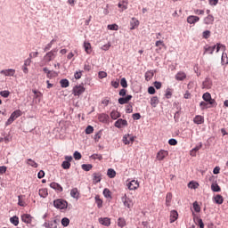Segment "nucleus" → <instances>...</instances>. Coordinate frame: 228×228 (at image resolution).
<instances>
[{"mask_svg":"<svg viewBox=\"0 0 228 228\" xmlns=\"http://www.w3.org/2000/svg\"><path fill=\"white\" fill-rule=\"evenodd\" d=\"M202 99L205 102H200V106L201 108H215V106H216V102L215 101V99L211 98V94L209 93H205L202 96Z\"/></svg>","mask_w":228,"mask_h":228,"instance_id":"f257e3e1","label":"nucleus"},{"mask_svg":"<svg viewBox=\"0 0 228 228\" xmlns=\"http://www.w3.org/2000/svg\"><path fill=\"white\" fill-rule=\"evenodd\" d=\"M191 211H192L193 220H194L195 224L198 227H200V217H199V216L195 215V213H200V206L199 205V202L195 201L193 203Z\"/></svg>","mask_w":228,"mask_h":228,"instance_id":"f03ea898","label":"nucleus"},{"mask_svg":"<svg viewBox=\"0 0 228 228\" xmlns=\"http://www.w3.org/2000/svg\"><path fill=\"white\" fill-rule=\"evenodd\" d=\"M53 206L57 209H67L69 203H67V201L64 200H55L53 201Z\"/></svg>","mask_w":228,"mask_h":228,"instance_id":"7ed1b4c3","label":"nucleus"},{"mask_svg":"<svg viewBox=\"0 0 228 228\" xmlns=\"http://www.w3.org/2000/svg\"><path fill=\"white\" fill-rule=\"evenodd\" d=\"M21 115L22 111H20V110H14L8 118L7 125L12 124L13 121L17 120V118H19V117H20Z\"/></svg>","mask_w":228,"mask_h":228,"instance_id":"20e7f679","label":"nucleus"},{"mask_svg":"<svg viewBox=\"0 0 228 228\" xmlns=\"http://www.w3.org/2000/svg\"><path fill=\"white\" fill-rule=\"evenodd\" d=\"M57 53H58V49H53V50L48 52L44 57L45 61H47V62L53 61V60H54V58H56Z\"/></svg>","mask_w":228,"mask_h":228,"instance_id":"39448f33","label":"nucleus"},{"mask_svg":"<svg viewBox=\"0 0 228 228\" xmlns=\"http://www.w3.org/2000/svg\"><path fill=\"white\" fill-rule=\"evenodd\" d=\"M85 90L86 88L82 85L76 86L73 88V95L75 97H79V95H82V94H85Z\"/></svg>","mask_w":228,"mask_h":228,"instance_id":"423d86ee","label":"nucleus"},{"mask_svg":"<svg viewBox=\"0 0 228 228\" xmlns=\"http://www.w3.org/2000/svg\"><path fill=\"white\" fill-rule=\"evenodd\" d=\"M136 136H133L130 134H125L123 136V143H125V145H133V143H134V140H135Z\"/></svg>","mask_w":228,"mask_h":228,"instance_id":"0eeeda50","label":"nucleus"},{"mask_svg":"<svg viewBox=\"0 0 228 228\" xmlns=\"http://www.w3.org/2000/svg\"><path fill=\"white\" fill-rule=\"evenodd\" d=\"M128 190L134 191L140 188V182L138 180H132L126 183Z\"/></svg>","mask_w":228,"mask_h":228,"instance_id":"6e6552de","label":"nucleus"},{"mask_svg":"<svg viewBox=\"0 0 228 228\" xmlns=\"http://www.w3.org/2000/svg\"><path fill=\"white\" fill-rule=\"evenodd\" d=\"M167 157H168V151L160 150L157 153L156 159H158V161H163V159H165V158H167Z\"/></svg>","mask_w":228,"mask_h":228,"instance_id":"1a4fd4ad","label":"nucleus"},{"mask_svg":"<svg viewBox=\"0 0 228 228\" xmlns=\"http://www.w3.org/2000/svg\"><path fill=\"white\" fill-rule=\"evenodd\" d=\"M0 74L7 77H13L15 76V69H3L0 71Z\"/></svg>","mask_w":228,"mask_h":228,"instance_id":"9d476101","label":"nucleus"},{"mask_svg":"<svg viewBox=\"0 0 228 228\" xmlns=\"http://www.w3.org/2000/svg\"><path fill=\"white\" fill-rule=\"evenodd\" d=\"M129 5V2L126 0H120L118 4V8H119V12H125V10H127V7Z\"/></svg>","mask_w":228,"mask_h":228,"instance_id":"9b49d317","label":"nucleus"},{"mask_svg":"<svg viewBox=\"0 0 228 228\" xmlns=\"http://www.w3.org/2000/svg\"><path fill=\"white\" fill-rule=\"evenodd\" d=\"M114 126L115 127H118V129H122V127H126L127 126V120L119 118L115 122Z\"/></svg>","mask_w":228,"mask_h":228,"instance_id":"f8f14e48","label":"nucleus"},{"mask_svg":"<svg viewBox=\"0 0 228 228\" xmlns=\"http://www.w3.org/2000/svg\"><path fill=\"white\" fill-rule=\"evenodd\" d=\"M98 222L102 225H105V227H110V225H111V219H110V217H100Z\"/></svg>","mask_w":228,"mask_h":228,"instance_id":"ddd939ff","label":"nucleus"},{"mask_svg":"<svg viewBox=\"0 0 228 228\" xmlns=\"http://www.w3.org/2000/svg\"><path fill=\"white\" fill-rule=\"evenodd\" d=\"M21 220H22V222H24V224H31V223L34 220V217L31 216V215H29V214H23L21 216Z\"/></svg>","mask_w":228,"mask_h":228,"instance_id":"4468645a","label":"nucleus"},{"mask_svg":"<svg viewBox=\"0 0 228 228\" xmlns=\"http://www.w3.org/2000/svg\"><path fill=\"white\" fill-rule=\"evenodd\" d=\"M122 202L124 203V206L126 208H133V200L131 199L127 198V196L125 194V196L122 198Z\"/></svg>","mask_w":228,"mask_h":228,"instance_id":"2eb2a0df","label":"nucleus"},{"mask_svg":"<svg viewBox=\"0 0 228 228\" xmlns=\"http://www.w3.org/2000/svg\"><path fill=\"white\" fill-rule=\"evenodd\" d=\"M133 99V95L128 94L126 97H122L118 99V103L119 104H127V102H129V101H131Z\"/></svg>","mask_w":228,"mask_h":228,"instance_id":"dca6fc26","label":"nucleus"},{"mask_svg":"<svg viewBox=\"0 0 228 228\" xmlns=\"http://www.w3.org/2000/svg\"><path fill=\"white\" fill-rule=\"evenodd\" d=\"M102 175L101 173H94L93 174V183L94 184H97V183H101V180L102 179Z\"/></svg>","mask_w":228,"mask_h":228,"instance_id":"f3484780","label":"nucleus"},{"mask_svg":"<svg viewBox=\"0 0 228 228\" xmlns=\"http://www.w3.org/2000/svg\"><path fill=\"white\" fill-rule=\"evenodd\" d=\"M177 218H179V214L177 213V211L172 210L170 212V224H174V222H175Z\"/></svg>","mask_w":228,"mask_h":228,"instance_id":"a211bd4d","label":"nucleus"},{"mask_svg":"<svg viewBox=\"0 0 228 228\" xmlns=\"http://www.w3.org/2000/svg\"><path fill=\"white\" fill-rule=\"evenodd\" d=\"M215 49H216V45L214 46H209V45H206L204 47V54H213V53H215Z\"/></svg>","mask_w":228,"mask_h":228,"instance_id":"6ab92c4d","label":"nucleus"},{"mask_svg":"<svg viewBox=\"0 0 228 228\" xmlns=\"http://www.w3.org/2000/svg\"><path fill=\"white\" fill-rule=\"evenodd\" d=\"M130 29H136L138 26H140V20H136V18H132V20L130 21Z\"/></svg>","mask_w":228,"mask_h":228,"instance_id":"aec40b11","label":"nucleus"},{"mask_svg":"<svg viewBox=\"0 0 228 228\" xmlns=\"http://www.w3.org/2000/svg\"><path fill=\"white\" fill-rule=\"evenodd\" d=\"M204 24L209 25L213 24L215 22V17L213 15L208 14L204 20H203Z\"/></svg>","mask_w":228,"mask_h":228,"instance_id":"412c9836","label":"nucleus"},{"mask_svg":"<svg viewBox=\"0 0 228 228\" xmlns=\"http://www.w3.org/2000/svg\"><path fill=\"white\" fill-rule=\"evenodd\" d=\"M50 187H52L53 190H56L57 191H63V187H61V185H60L58 183H51Z\"/></svg>","mask_w":228,"mask_h":228,"instance_id":"4be33fe9","label":"nucleus"},{"mask_svg":"<svg viewBox=\"0 0 228 228\" xmlns=\"http://www.w3.org/2000/svg\"><path fill=\"white\" fill-rule=\"evenodd\" d=\"M176 81H184V78L186 77V73L183 71H179L175 76Z\"/></svg>","mask_w":228,"mask_h":228,"instance_id":"5701e85b","label":"nucleus"},{"mask_svg":"<svg viewBox=\"0 0 228 228\" xmlns=\"http://www.w3.org/2000/svg\"><path fill=\"white\" fill-rule=\"evenodd\" d=\"M199 20H200V18H199V16H189L187 18V22L189 24H195V22H199Z\"/></svg>","mask_w":228,"mask_h":228,"instance_id":"b1692460","label":"nucleus"},{"mask_svg":"<svg viewBox=\"0 0 228 228\" xmlns=\"http://www.w3.org/2000/svg\"><path fill=\"white\" fill-rule=\"evenodd\" d=\"M60 85L61 88H69L70 82H69V79L63 78V79H61Z\"/></svg>","mask_w":228,"mask_h":228,"instance_id":"393cba45","label":"nucleus"},{"mask_svg":"<svg viewBox=\"0 0 228 228\" xmlns=\"http://www.w3.org/2000/svg\"><path fill=\"white\" fill-rule=\"evenodd\" d=\"M214 202L216 204H224V197L220 194H217L214 197Z\"/></svg>","mask_w":228,"mask_h":228,"instance_id":"a878e982","label":"nucleus"},{"mask_svg":"<svg viewBox=\"0 0 228 228\" xmlns=\"http://www.w3.org/2000/svg\"><path fill=\"white\" fill-rule=\"evenodd\" d=\"M107 175L110 177V179H113L117 175V172L113 168H109L107 171Z\"/></svg>","mask_w":228,"mask_h":228,"instance_id":"bb28decb","label":"nucleus"},{"mask_svg":"<svg viewBox=\"0 0 228 228\" xmlns=\"http://www.w3.org/2000/svg\"><path fill=\"white\" fill-rule=\"evenodd\" d=\"M84 48L87 54H90L92 53V45L89 42L84 43Z\"/></svg>","mask_w":228,"mask_h":228,"instance_id":"cd10ccee","label":"nucleus"},{"mask_svg":"<svg viewBox=\"0 0 228 228\" xmlns=\"http://www.w3.org/2000/svg\"><path fill=\"white\" fill-rule=\"evenodd\" d=\"M70 195L73 199H79V191L77 188H74L70 191Z\"/></svg>","mask_w":228,"mask_h":228,"instance_id":"c85d7f7f","label":"nucleus"},{"mask_svg":"<svg viewBox=\"0 0 228 228\" xmlns=\"http://www.w3.org/2000/svg\"><path fill=\"white\" fill-rule=\"evenodd\" d=\"M110 118H112V120H117V118H120V112H118V110H112L110 112Z\"/></svg>","mask_w":228,"mask_h":228,"instance_id":"c756f323","label":"nucleus"},{"mask_svg":"<svg viewBox=\"0 0 228 228\" xmlns=\"http://www.w3.org/2000/svg\"><path fill=\"white\" fill-rule=\"evenodd\" d=\"M26 163L27 165L32 167L33 168H38V164L36 163V161L31 159H28Z\"/></svg>","mask_w":228,"mask_h":228,"instance_id":"7c9ffc66","label":"nucleus"},{"mask_svg":"<svg viewBox=\"0 0 228 228\" xmlns=\"http://www.w3.org/2000/svg\"><path fill=\"white\" fill-rule=\"evenodd\" d=\"M39 195L43 198L45 199V197H47L49 195V192L47 191L46 188L44 189H40L39 190Z\"/></svg>","mask_w":228,"mask_h":228,"instance_id":"2f4dec72","label":"nucleus"},{"mask_svg":"<svg viewBox=\"0 0 228 228\" xmlns=\"http://www.w3.org/2000/svg\"><path fill=\"white\" fill-rule=\"evenodd\" d=\"M94 200H95V203L97 204V208L101 209V208H102V200H101V197L99 195H96Z\"/></svg>","mask_w":228,"mask_h":228,"instance_id":"473e14b6","label":"nucleus"},{"mask_svg":"<svg viewBox=\"0 0 228 228\" xmlns=\"http://www.w3.org/2000/svg\"><path fill=\"white\" fill-rule=\"evenodd\" d=\"M211 190H212V191H222L220 185L216 183H214L211 184Z\"/></svg>","mask_w":228,"mask_h":228,"instance_id":"72a5a7b5","label":"nucleus"},{"mask_svg":"<svg viewBox=\"0 0 228 228\" xmlns=\"http://www.w3.org/2000/svg\"><path fill=\"white\" fill-rule=\"evenodd\" d=\"M46 77H48V79H53V77H58V73L56 71L50 70L48 71Z\"/></svg>","mask_w":228,"mask_h":228,"instance_id":"f704fd0d","label":"nucleus"},{"mask_svg":"<svg viewBox=\"0 0 228 228\" xmlns=\"http://www.w3.org/2000/svg\"><path fill=\"white\" fill-rule=\"evenodd\" d=\"M159 102V100L158 99V96H153L151 99V104L153 106V108H156V106H158Z\"/></svg>","mask_w":228,"mask_h":228,"instance_id":"c9c22d12","label":"nucleus"},{"mask_svg":"<svg viewBox=\"0 0 228 228\" xmlns=\"http://www.w3.org/2000/svg\"><path fill=\"white\" fill-rule=\"evenodd\" d=\"M199 186H200L199 183L190 182L188 183V188H190L191 190H197V188H199Z\"/></svg>","mask_w":228,"mask_h":228,"instance_id":"e433bc0d","label":"nucleus"},{"mask_svg":"<svg viewBox=\"0 0 228 228\" xmlns=\"http://www.w3.org/2000/svg\"><path fill=\"white\" fill-rule=\"evenodd\" d=\"M118 227H126V219H124L123 217H119L118 219Z\"/></svg>","mask_w":228,"mask_h":228,"instance_id":"4c0bfd02","label":"nucleus"},{"mask_svg":"<svg viewBox=\"0 0 228 228\" xmlns=\"http://www.w3.org/2000/svg\"><path fill=\"white\" fill-rule=\"evenodd\" d=\"M155 46L159 47V50L161 51V49L165 47V42H163L162 40L156 41Z\"/></svg>","mask_w":228,"mask_h":228,"instance_id":"58836bf2","label":"nucleus"},{"mask_svg":"<svg viewBox=\"0 0 228 228\" xmlns=\"http://www.w3.org/2000/svg\"><path fill=\"white\" fill-rule=\"evenodd\" d=\"M170 202H172V194L171 192H167L166 196V206H170Z\"/></svg>","mask_w":228,"mask_h":228,"instance_id":"ea45409f","label":"nucleus"},{"mask_svg":"<svg viewBox=\"0 0 228 228\" xmlns=\"http://www.w3.org/2000/svg\"><path fill=\"white\" fill-rule=\"evenodd\" d=\"M10 222L15 226L19 225V217H17V216H14L10 218Z\"/></svg>","mask_w":228,"mask_h":228,"instance_id":"a19ab883","label":"nucleus"},{"mask_svg":"<svg viewBox=\"0 0 228 228\" xmlns=\"http://www.w3.org/2000/svg\"><path fill=\"white\" fill-rule=\"evenodd\" d=\"M93 168L92 164H83L82 165V169L85 170V172H90Z\"/></svg>","mask_w":228,"mask_h":228,"instance_id":"79ce46f5","label":"nucleus"},{"mask_svg":"<svg viewBox=\"0 0 228 228\" xmlns=\"http://www.w3.org/2000/svg\"><path fill=\"white\" fill-rule=\"evenodd\" d=\"M69 224H70V220L67 217H63L61 219V224L63 225V227H69Z\"/></svg>","mask_w":228,"mask_h":228,"instance_id":"37998d69","label":"nucleus"},{"mask_svg":"<svg viewBox=\"0 0 228 228\" xmlns=\"http://www.w3.org/2000/svg\"><path fill=\"white\" fill-rule=\"evenodd\" d=\"M151 77H154V73L152 71H148L145 73L146 81H151Z\"/></svg>","mask_w":228,"mask_h":228,"instance_id":"c03bdc74","label":"nucleus"},{"mask_svg":"<svg viewBox=\"0 0 228 228\" xmlns=\"http://www.w3.org/2000/svg\"><path fill=\"white\" fill-rule=\"evenodd\" d=\"M108 29H110V31H118V25L117 24H111V25H108Z\"/></svg>","mask_w":228,"mask_h":228,"instance_id":"a18cd8bd","label":"nucleus"},{"mask_svg":"<svg viewBox=\"0 0 228 228\" xmlns=\"http://www.w3.org/2000/svg\"><path fill=\"white\" fill-rule=\"evenodd\" d=\"M61 167L64 170H69V168H70V162L64 160Z\"/></svg>","mask_w":228,"mask_h":228,"instance_id":"49530a36","label":"nucleus"},{"mask_svg":"<svg viewBox=\"0 0 228 228\" xmlns=\"http://www.w3.org/2000/svg\"><path fill=\"white\" fill-rule=\"evenodd\" d=\"M220 49H221V51H223L224 53H225V45H224L218 43V44L216 45V53H218V52L220 51Z\"/></svg>","mask_w":228,"mask_h":228,"instance_id":"de8ad7c7","label":"nucleus"},{"mask_svg":"<svg viewBox=\"0 0 228 228\" xmlns=\"http://www.w3.org/2000/svg\"><path fill=\"white\" fill-rule=\"evenodd\" d=\"M54 44V39H53L49 44H47L44 49L45 53L49 51L52 47L53 45Z\"/></svg>","mask_w":228,"mask_h":228,"instance_id":"09e8293b","label":"nucleus"},{"mask_svg":"<svg viewBox=\"0 0 228 228\" xmlns=\"http://www.w3.org/2000/svg\"><path fill=\"white\" fill-rule=\"evenodd\" d=\"M103 195L104 197H106V199H110V197H111V191H110V189H104Z\"/></svg>","mask_w":228,"mask_h":228,"instance_id":"8fccbe9b","label":"nucleus"},{"mask_svg":"<svg viewBox=\"0 0 228 228\" xmlns=\"http://www.w3.org/2000/svg\"><path fill=\"white\" fill-rule=\"evenodd\" d=\"M98 77L100 79H104V77H108V73H106L105 71H100L98 73Z\"/></svg>","mask_w":228,"mask_h":228,"instance_id":"3c124183","label":"nucleus"},{"mask_svg":"<svg viewBox=\"0 0 228 228\" xmlns=\"http://www.w3.org/2000/svg\"><path fill=\"white\" fill-rule=\"evenodd\" d=\"M203 88H211V81L209 79L203 82Z\"/></svg>","mask_w":228,"mask_h":228,"instance_id":"603ef678","label":"nucleus"},{"mask_svg":"<svg viewBox=\"0 0 228 228\" xmlns=\"http://www.w3.org/2000/svg\"><path fill=\"white\" fill-rule=\"evenodd\" d=\"M120 85L123 88H127V80H126V77L121 78Z\"/></svg>","mask_w":228,"mask_h":228,"instance_id":"864d4df0","label":"nucleus"},{"mask_svg":"<svg viewBox=\"0 0 228 228\" xmlns=\"http://www.w3.org/2000/svg\"><path fill=\"white\" fill-rule=\"evenodd\" d=\"M92 133H94V126H88L86 128V134H92Z\"/></svg>","mask_w":228,"mask_h":228,"instance_id":"5fc2aeb1","label":"nucleus"},{"mask_svg":"<svg viewBox=\"0 0 228 228\" xmlns=\"http://www.w3.org/2000/svg\"><path fill=\"white\" fill-rule=\"evenodd\" d=\"M202 37L203 38H209L211 37V31L209 30H206L202 33Z\"/></svg>","mask_w":228,"mask_h":228,"instance_id":"6e6d98bb","label":"nucleus"},{"mask_svg":"<svg viewBox=\"0 0 228 228\" xmlns=\"http://www.w3.org/2000/svg\"><path fill=\"white\" fill-rule=\"evenodd\" d=\"M119 86H120V82L118 80L111 81V86H113V88H118Z\"/></svg>","mask_w":228,"mask_h":228,"instance_id":"4d7b16f0","label":"nucleus"},{"mask_svg":"<svg viewBox=\"0 0 228 228\" xmlns=\"http://www.w3.org/2000/svg\"><path fill=\"white\" fill-rule=\"evenodd\" d=\"M0 95L6 99L7 97L10 96V91H2V92H0Z\"/></svg>","mask_w":228,"mask_h":228,"instance_id":"13d9d810","label":"nucleus"},{"mask_svg":"<svg viewBox=\"0 0 228 228\" xmlns=\"http://www.w3.org/2000/svg\"><path fill=\"white\" fill-rule=\"evenodd\" d=\"M99 120H100V122H104V120H108V115H106V114H101V115L99 116Z\"/></svg>","mask_w":228,"mask_h":228,"instance_id":"bf43d9fd","label":"nucleus"},{"mask_svg":"<svg viewBox=\"0 0 228 228\" xmlns=\"http://www.w3.org/2000/svg\"><path fill=\"white\" fill-rule=\"evenodd\" d=\"M32 92L35 94V99H38V98L42 97V95H43L39 91L33 90Z\"/></svg>","mask_w":228,"mask_h":228,"instance_id":"052dcab7","label":"nucleus"},{"mask_svg":"<svg viewBox=\"0 0 228 228\" xmlns=\"http://www.w3.org/2000/svg\"><path fill=\"white\" fill-rule=\"evenodd\" d=\"M148 94H150V95H154V94H156V89L153 86H150L148 88Z\"/></svg>","mask_w":228,"mask_h":228,"instance_id":"680f3d73","label":"nucleus"},{"mask_svg":"<svg viewBox=\"0 0 228 228\" xmlns=\"http://www.w3.org/2000/svg\"><path fill=\"white\" fill-rule=\"evenodd\" d=\"M199 146H197L196 148L192 149L191 151V156H197V152H199Z\"/></svg>","mask_w":228,"mask_h":228,"instance_id":"e2e57ef3","label":"nucleus"},{"mask_svg":"<svg viewBox=\"0 0 228 228\" xmlns=\"http://www.w3.org/2000/svg\"><path fill=\"white\" fill-rule=\"evenodd\" d=\"M92 158L94 159H99V161H101L102 159V155H101V154H94V155H92Z\"/></svg>","mask_w":228,"mask_h":228,"instance_id":"0e129e2a","label":"nucleus"},{"mask_svg":"<svg viewBox=\"0 0 228 228\" xmlns=\"http://www.w3.org/2000/svg\"><path fill=\"white\" fill-rule=\"evenodd\" d=\"M38 56V52H32L29 53V59L31 58H37Z\"/></svg>","mask_w":228,"mask_h":228,"instance_id":"69168bd1","label":"nucleus"},{"mask_svg":"<svg viewBox=\"0 0 228 228\" xmlns=\"http://www.w3.org/2000/svg\"><path fill=\"white\" fill-rule=\"evenodd\" d=\"M74 159H81V153H79L78 151H75L74 152Z\"/></svg>","mask_w":228,"mask_h":228,"instance_id":"338daca9","label":"nucleus"},{"mask_svg":"<svg viewBox=\"0 0 228 228\" xmlns=\"http://www.w3.org/2000/svg\"><path fill=\"white\" fill-rule=\"evenodd\" d=\"M168 143H169V145H176L177 144V140L169 139Z\"/></svg>","mask_w":228,"mask_h":228,"instance_id":"774afa93","label":"nucleus"}]
</instances>
